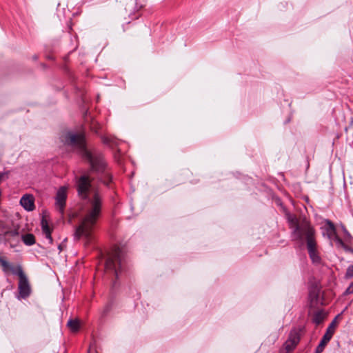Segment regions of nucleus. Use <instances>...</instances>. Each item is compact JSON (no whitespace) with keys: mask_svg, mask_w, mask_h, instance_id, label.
Wrapping results in <instances>:
<instances>
[{"mask_svg":"<svg viewBox=\"0 0 353 353\" xmlns=\"http://www.w3.org/2000/svg\"><path fill=\"white\" fill-rule=\"evenodd\" d=\"M63 141L65 144L77 148L83 160L89 164L90 170L97 175L104 185H109L112 180V176L104 156L96 148H87L83 133L67 132L64 134Z\"/></svg>","mask_w":353,"mask_h":353,"instance_id":"f257e3e1","label":"nucleus"},{"mask_svg":"<svg viewBox=\"0 0 353 353\" xmlns=\"http://www.w3.org/2000/svg\"><path fill=\"white\" fill-rule=\"evenodd\" d=\"M85 203V216L81 223L76 228L74 236L77 239L84 236L91 239L92 232L101 216L103 199L98 191H94L91 197L83 200Z\"/></svg>","mask_w":353,"mask_h":353,"instance_id":"f03ea898","label":"nucleus"},{"mask_svg":"<svg viewBox=\"0 0 353 353\" xmlns=\"http://www.w3.org/2000/svg\"><path fill=\"white\" fill-rule=\"evenodd\" d=\"M290 228L292 230V241L303 244L305 238L310 234H315V230L310 223L304 219L301 222L295 216L290 215L288 217Z\"/></svg>","mask_w":353,"mask_h":353,"instance_id":"7ed1b4c3","label":"nucleus"},{"mask_svg":"<svg viewBox=\"0 0 353 353\" xmlns=\"http://www.w3.org/2000/svg\"><path fill=\"white\" fill-rule=\"evenodd\" d=\"M125 256L123 250L119 246H114L112 252L108 255L105 261V269L112 272L118 279L119 274L124 270Z\"/></svg>","mask_w":353,"mask_h":353,"instance_id":"20e7f679","label":"nucleus"},{"mask_svg":"<svg viewBox=\"0 0 353 353\" xmlns=\"http://www.w3.org/2000/svg\"><path fill=\"white\" fill-rule=\"evenodd\" d=\"M75 188L81 200L91 197L93 192L97 191L93 189L90 177L87 174L75 177Z\"/></svg>","mask_w":353,"mask_h":353,"instance_id":"39448f33","label":"nucleus"},{"mask_svg":"<svg viewBox=\"0 0 353 353\" xmlns=\"http://www.w3.org/2000/svg\"><path fill=\"white\" fill-rule=\"evenodd\" d=\"M309 256L314 264L319 265L321 263V258L316 249V242L314 234H310L305 238Z\"/></svg>","mask_w":353,"mask_h":353,"instance_id":"423d86ee","label":"nucleus"},{"mask_svg":"<svg viewBox=\"0 0 353 353\" xmlns=\"http://www.w3.org/2000/svg\"><path fill=\"white\" fill-rule=\"evenodd\" d=\"M334 324L335 320H334L327 327L325 333L320 341L319 344L316 347L314 353H322L323 352L326 345L331 340L334 334L335 326Z\"/></svg>","mask_w":353,"mask_h":353,"instance_id":"0eeeda50","label":"nucleus"},{"mask_svg":"<svg viewBox=\"0 0 353 353\" xmlns=\"http://www.w3.org/2000/svg\"><path fill=\"white\" fill-rule=\"evenodd\" d=\"M2 239L6 244H8L10 248H15L19 243V232L17 229L6 231L2 234Z\"/></svg>","mask_w":353,"mask_h":353,"instance_id":"6e6552de","label":"nucleus"},{"mask_svg":"<svg viewBox=\"0 0 353 353\" xmlns=\"http://www.w3.org/2000/svg\"><path fill=\"white\" fill-rule=\"evenodd\" d=\"M67 199V189L65 187H61L56 194L55 205L57 210L61 214H64V209Z\"/></svg>","mask_w":353,"mask_h":353,"instance_id":"1a4fd4ad","label":"nucleus"},{"mask_svg":"<svg viewBox=\"0 0 353 353\" xmlns=\"http://www.w3.org/2000/svg\"><path fill=\"white\" fill-rule=\"evenodd\" d=\"M0 264L1 265L3 271L5 273H8V271H10L13 274L19 276V279L26 276L22 268L20 265L14 266L12 264L8 263L1 256Z\"/></svg>","mask_w":353,"mask_h":353,"instance_id":"9d476101","label":"nucleus"},{"mask_svg":"<svg viewBox=\"0 0 353 353\" xmlns=\"http://www.w3.org/2000/svg\"><path fill=\"white\" fill-rule=\"evenodd\" d=\"M18 289L19 296L21 299H25L30 296L31 289L26 276L19 279Z\"/></svg>","mask_w":353,"mask_h":353,"instance_id":"9b49d317","label":"nucleus"},{"mask_svg":"<svg viewBox=\"0 0 353 353\" xmlns=\"http://www.w3.org/2000/svg\"><path fill=\"white\" fill-rule=\"evenodd\" d=\"M305 327L303 326L293 327L289 333L288 339L298 345L301 340V334L303 333Z\"/></svg>","mask_w":353,"mask_h":353,"instance_id":"f8f14e48","label":"nucleus"},{"mask_svg":"<svg viewBox=\"0 0 353 353\" xmlns=\"http://www.w3.org/2000/svg\"><path fill=\"white\" fill-rule=\"evenodd\" d=\"M41 226L43 236L48 241L49 244L52 245L53 243L52 228L49 226L48 221L44 217L41 220Z\"/></svg>","mask_w":353,"mask_h":353,"instance_id":"ddd939ff","label":"nucleus"},{"mask_svg":"<svg viewBox=\"0 0 353 353\" xmlns=\"http://www.w3.org/2000/svg\"><path fill=\"white\" fill-rule=\"evenodd\" d=\"M20 204L27 211H32L34 209V200L32 195H23L21 200Z\"/></svg>","mask_w":353,"mask_h":353,"instance_id":"4468645a","label":"nucleus"},{"mask_svg":"<svg viewBox=\"0 0 353 353\" xmlns=\"http://www.w3.org/2000/svg\"><path fill=\"white\" fill-rule=\"evenodd\" d=\"M67 326L72 332H77L81 328V323L79 319H70L68 321Z\"/></svg>","mask_w":353,"mask_h":353,"instance_id":"2eb2a0df","label":"nucleus"},{"mask_svg":"<svg viewBox=\"0 0 353 353\" xmlns=\"http://www.w3.org/2000/svg\"><path fill=\"white\" fill-rule=\"evenodd\" d=\"M21 240L26 245L31 246L35 243L34 234L28 233L21 236Z\"/></svg>","mask_w":353,"mask_h":353,"instance_id":"dca6fc26","label":"nucleus"},{"mask_svg":"<svg viewBox=\"0 0 353 353\" xmlns=\"http://www.w3.org/2000/svg\"><path fill=\"white\" fill-rule=\"evenodd\" d=\"M320 295L319 290L316 288H312L309 291V299L311 302H317Z\"/></svg>","mask_w":353,"mask_h":353,"instance_id":"f3484780","label":"nucleus"},{"mask_svg":"<svg viewBox=\"0 0 353 353\" xmlns=\"http://www.w3.org/2000/svg\"><path fill=\"white\" fill-rule=\"evenodd\" d=\"M323 319L324 316L322 311H317L314 313L312 321L314 324L318 325L323 321Z\"/></svg>","mask_w":353,"mask_h":353,"instance_id":"a211bd4d","label":"nucleus"},{"mask_svg":"<svg viewBox=\"0 0 353 353\" xmlns=\"http://www.w3.org/2000/svg\"><path fill=\"white\" fill-rule=\"evenodd\" d=\"M296 346V344L287 339V341L284 343L283 347L285 351V353H291Z\"/></svg>","mask_w":353,"mask_h":353,"instance_id":"6ab92c4d","label":"nucleus"},{"mask_svg":"<svg viewBox=\"0 0 353 353\" xmlns=\"http://www.w3.org/2000/svg\"><path fill=\"white\" fill-rule=\"evenodd\" d=\"M102 141L104 144L108 145L111 147H114V145H117V141L116 140L108 137H103L102 138Z\"/></svg>","mask_w":353,"mask_h":353,"instance_id":"aec40b11","label":"nucleus"},{"mask_svg":"<svg viewBox=\"0 0 353 353\" xmlns=\"http://www.w3.org/2000/svg\"><path fill=\"white\" fill-rule=\"evenodd\" d=\"M345 278L346 279H350L353 278V265L348 266L347 268Z\"/></svg>","mask_w":353,"mask_h":353,"instance_id":"412c9836","label":"nucleus"},{"mask_svg":"<svg viewBox=\"0 0 353 353\" xmlns=\"http://www.w3.org/2000/svg\"><path fill=\"white\" fill-rule=\"evenodd\" d=\"M326 225H327V231H330L332 233L336 232V228L334 226V224L329 219H327L325 221Z\"/></svg>","mask_w":353,"mask_h":353,"instance_id":"4be33fe9","label":"nucleus"},{"mask_svg":"<svg viewBox=\"0 0 353 353\" xmlns=\"http://www.w3.org/2000/svg\"><path fill=\"white\" fill-rule=\"evenodd\" d=\"M146 0H135V9L139 10L144 6Z\"/></svg>","mask_w":353,"mask_h":353,"instance_id":"5701e85b","label":"nucleus"},{"mask_svg":"<svg viewBox=\"0 0 353 353\" xmlns=\"http://www.w3.org/2000/svg\"><path fill=\"white\" fill-rule=\"evenodd\" d=\"M353 294V281L349 285L347 289L343 292V296H347Z\"/></svg>","mask_w":353,"mask_h":353,"instance_id":"b1692460","label":"nucleus"},{"mask_svg":"<svg viewBox=\"0 0 353 353\" xmlns=\"http://www.w3.org/2000/svg\"><path fill=\"white\" fill-rule=\"evenodd\" d=\"M10 171H6L0 173V182L3 181L9 178Z\"/></svg>","mask_w":353,"mask_h":353,"instance_id":"393cba45","label":"nucleus"},{"mask_svg":"<svg viewBox=\"0 0 353 353\" xmlns=\"http://www.w3.org/2000/svg\"><path fill=\"white\" fill-rule=\"evenodd\" d=\"M335 241H336V243L338 245H341V246H342V247H345V243H344V242H343V240H342L340 237H339L338 236H336L335 237Z\"/></svg>","mask_w":353,"mask_h":353,"instance_id":"a878e982","label":"nucleus"},{"mask_svg":"<svg viewBox=\"0 0 353 353\" xmlns=\"http://www.w3.org/2000/svg\"><path fill=\"white\" fill-rule=\"evenodd\" d=\"M110 310V305H108L105 306V309H104V314L108 313L109 311Z\"/></svg>","mask_w":353,"mask_h":353,"instance_id":"bb28decb","label":"nucleus"},{"mask_svg":"<svg viewBox=\"0 0 353 353\" xmlns=\"http://www.w3.org/2000/svg\"><path fill=\"white\" fill-rule=\"evenodd\" d=\"M58 249L59 250V252H61L63 250V247L61 244L58 245Z\"/></svg>","mask_w":353,"mask_h":353,"instance_id":"cd10ccee","label":"nucleus"}]
</instances>
